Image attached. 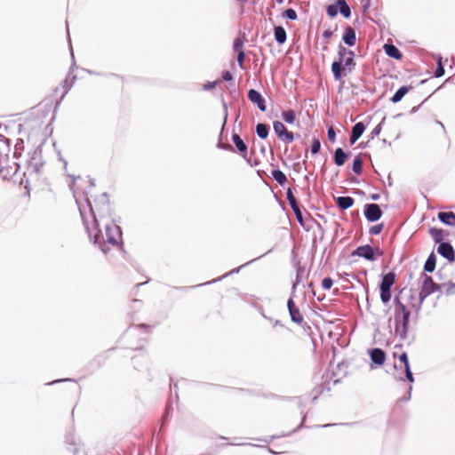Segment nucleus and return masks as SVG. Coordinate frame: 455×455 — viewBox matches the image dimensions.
<instances>
[{
	"label": "nucleus",
	"mask_w": 455,
	"mask_h": 455,
	"mask_svg": "<svg viewBox=\"0 0 455 455\" xmlns=\"http://www.w3.org/2000/svg\"><path fill=\"white\" fill-rule=\"evenodd\" d=\"M72 190L83 223L93 243L104 253L108 251L109 245L118 246L122 233L120 228L112 221L111 216L103 213L97 215L87 195L75 188V185Z\"/></svg>",
	"instance_id": "nucleus-1"
},
{
	"label": "nucleus",
	"mask_w": 455,
	"mask_h": 455,
	"mask_svg": "<svg viewBox=\"0 0 455 455\" xmlns=\"http://www.w3.org/2000/svg\"><path fill=\"white\" fill-rule=\"evenodd\" d=\"M395 303V334L401 339L407 338L409 317L411 315L410 310L397 299L394 300Z\"/></svg>",
	"instance_id": "nucleus-2"
},
{
	"label": "nucleus",
	"mask_w": 455,
	"mask_h": 455,
	"mask_svg": "<svg viewBox=\"0 0 455 455\" xmlns=\"http://www.w3.org/2000/svg\"><path fill=\"white\" fill-rule=\"evenodd\" d=\"M398 362L399 363H395L394 367L397 371L400 369H403L405 377H403L402 374H399L398 376H396V379L403 381L407 379L409 382L412 383L414 381V377L411 371L408 356L405 352L402 353L399 355Z\"/></svg>",
	"instance_id": "nucleus-3"
},
{
	"label": "nucleus",
	"mask_w": 455,
	"mask_h": 455,
	"mask_svg": "<svg viewBox=\"0 0 455 455\" xmlns=\"http://www.w3.org/2000/svg\"><path fill=\"white\" fill-rule=\"evenodd\" d=\"M420 280L422 283L421 290L419 292L420 300H424L427 296L435 292L437 289V285L434 283L431 276H428L426 274H422L420 276Z\"/></svg>",
	"instance_id": "nucleus-4"
},
{
	"label": "nucleus",
	"mask_w": 455,
	"mask_h": 455,
	"mask_svg": "<svg viewBox=\"0 0 455 455\" xmlns=\"http://www.w3.org/2000/svg\"><path fill=\"white\" fill-rule=\"evenodd\" d=\"M273 128L275 133L282 141L285 143H291L294 140L293 133L289 132L282 122L275 121L273 123Z\"/></svg>",
	"instance_id": "nucleus-5"
},
{
	"label": "nucleus",
	"mask_w": 455,
	"mask_h": 455,
	"mask_svg": "<svg viewBox=\"0 0 455 455\" xmlns=\"http://www.w3.org/2000/svg\"><path fill=\"white\" fill-rule=\"evenodd\" d=\"M382 211L376 204H369L364 207V216L368 221L374 222L381 218Z\"/></svg>",
	"instance_id": "nucleus-6"
},
{
	"label": "nucleus",
	"mask_w": 455,
	"mask_h": 455,
	"mask_svg": "<svg viewBox=\"0 0 455 455\" xmlns=\"http://www.w3.org/2000/svg\"><path fill=\"white\" fill-rule=\"evenodd\" d=\"M248 99L252 103L257 104V106L260 111H266V109H267L266 100L259 92H257L254 89H251L248 92Z\"/></svg>",
	"instance_id": "nucleus-7"
},
{
	"label": "nucleus",
	"mask_w": 455,
	"mask_h": 455,
	"mask_svg": "<svg viewBox=\"0 0 455 455\" xmlns=\"http://www.w3.org/2000/svg\"><path fill=\"white\" fill-rule=\"evenodd\" d=\"M437 251L450 262H453L455 260L454 251L450 243H441L437 248Z\"/></svg>",
	"instance_id": "nucleus-8"
},
{
	"label": "nucleus",
	"mask_w": 455,
	"mask_h": 455,
	"mask_svg": "<svg viewBox=\"0 0 455 455\" xmlns=\"http://www.w3.org/2000/svg\"><path fill=\"white\" fill-rule=\"evenodd\" d=\"M287 306L291 321L300 324L303 322V317L299 312V309L295 306V303L291 299L288 300Z\"/></svg>",
	"instance_id": "nucleus-9"
},
{
	"label": "nucleus",
	"mask_w": 455,
	"mask_h": 455,
	"mask_svg": "<svg viewBox=\"0 0 455 455\" xmlns=\"http://www.w3.org/2000/svg\"><path fill=\"white\" fill-rule=\"evenodd\" d=\"M355 255L359 257H363L368 260L374 259V251L371 246L370 245H363L359 246L354 252Z\"/></svg>",
	"instance_id": "nucleus-10"
},
{
	"label": "nucleus",
	"mask_w": 455,
	"mask_h": 455,
	"mask_svg": "<svg viewBox=\"0 0 455 455\" xmlns=\"http://www.w3.org/2000/svg\"><path fill=\"white\" fill-rule=\"evenodd\" d=\"M364 130H365V126L363 123L359 122V123L355 124L352 128V132H351V135H350V143L351 144L355 143V141L362 136Z\"/></svg>",
	"instance_id": "nucleus-11"
},
{
	"label": "nucleus",
	"mask_w": 455,
	"mask_h": 455,
	"mask_svg": "<svg viewBox=\"0 0 455 455\" xmlns=\"http://www.w3.org/2000/svg\"><path fill=\"white\" fill-rule=\"evenodd\" d=\"M371 359L373 363L381 365L386 359L385 352L380 348H374L371 351Z\"/></svg>",
	"instance_id": "nucleus-12"
},
{
	"label": "nucleus",
	"mask_w": 455,
	"mask_h": 455,
	"mask_svg": "<svg viewBox=\"0 0 455 455\" xmlns=\"http://www.w3.org/2000/svg\"><path fill=\"white\" fill-rule=\"evenodd\" d=\"M438 219L444 224L455 227V214L451 212H441L438 213Z\"/></svg>",
	"instance_id": "nucleus-13"
},
{
	"label": "nucleus",
	"mask_w": 455,
	"mask_h": 455,
	"mask_svg": "<svg viewBox=\"0 0 455 455\" xmlns=\"http://www.w3.org/2000/svg\"><path fill=\"white\" fill-rule=\"evenodd\" d=\"M343 41L348 46H353L355 44V32L351 27H347L345 29L343 35Z\"/></svg>",
	"instance_id": "nucleus-14"
},
{
	"label": "nucleus",
	"mask_w": 455,
	"mask_h": 455,
	"mask_svg": "<svg viewBox=\"0 0 455 455\" xmlns=\"http://www.w3.org/2000/svg\"><path fill=\"white\" fill-rule=\"evenodd\" d=\"M232 140L238 151L243 155V157H245L247 155V146L243 140L237 134H233Z\"/></svg>",
	"instance_id": "nucleus-15"
},
{
	"label": "nucleus",
	"mask_w": 455,
	"mask_h": 455,
	"mask_svg": "<svg viewBox=\"0 0 455 455\" xmlns=\"http://www.w3.org/2000/svg\"><path fill=\"white\" fill-rule=\"evenodd\" d=\"M395 282V275L393 273L386 274L380 283V290H389Z\"/></svg>",
	"instance_id": "nucleus-16"
},
{
	"label": "nucleus",
	"mask_w": 455,
	"mask_h": 455,
	"mask_svg": "<svg viewBox=\"0 0 455 455\" xmlns=\"http://www.w3.org/2000/svg\"><path fill=\"white\" fill-rule=\"evenodd\" d=\"M385 52L387 56L394 58L395 60H400L402 58V54L397 47L393 44H385L384 45Z\"/></svg>",
	"instance_id": "nucleus-17"
},
{
	"label": "nucleus",
	"mask_w": 455,
	"mask_h": 455,
	"mask_svg": "<svg viewBox=\"0 0 455 455\" xmlns=\"http://www.w3.org/2000/svg\"><path fill=\"white\" fill-rule=\"evenodd\" d=\"M336 203L340 209L346 210L354 204V199L350 196H339L336 199Z\"/></svg>",
	"instance_id": "nucleus-18"
},
{
	"label": "nucleus",
	"mask_w": 455,
	"mask_h": 455,
	"mask_svg": "<svg viewBox=\"0 0 455 455\" xmlns=\"http://www.w3.org/2000/svg\"><path fill=\"white\" fill-rule=\"evenodd\" d=\"M347 156L342 148H339L334 152V162L338 166H342L347 159Z\"/></svg>",
	"instance_id": "nucleus-19"
},
{
	"label": "nucleus",
	"mask_w": 455,
	"mask_h": 455,
	"mask_svg": "<svg viewBox=\"0 0 455 455\" xmlns=\"http://www.w3.org/2000/svg\"><path fill=\"white\" fill-rule=\"evenodd\" d=\"M336 3L339 6V12H340L345 18H349L351 11L346 0H338Z\"/></svg>",
	"instance_id": "nucleus-20"
},
{
	"label": "nucleus",
	"mask_w": 455,
	"mask_h": 455,
	"mask_svg": "<svg viewBox=\"0 0 455 455\" xmlns=\"http://www.w3.org/2000/svg\"><path fill=\"white\" fill-rule=\"evenodd\" d=\"M275 39L280 44L285 43L286 32L283 27L278 26L275 28Z\"/></svg>",
	"instance_id": "nucleus-21"
},
{
	"label": "nucleus",
	"mask_w": 455,
	"mask_h": 455,
	"mask_svg": "<svg viewBox=\"0 0 455 455\" xmlns=\"http://www.w3.org/2000/svg\"><path fill=\"white\" fill-rule=\"evenodd\" d=\"M409 92V88L406 87V86H402L400 87L396 92L393 95V97L391 98V101L393 103H397L399 102L403 97L404 95Z\"/></svg>",
	"instance_id": "nucleus-22"
},
{
	"label": "nucleus",
	"mask_w": 455,
	"mask_h": 455,
	"mask_svg": "<svg viewBox=\"0 0 455 455\" xmlns=\"http://www.w3.org/2000/svg\"><path fill=\"white\" fill-rule=\"evenodd\" d=\"M343 68L341 61H334L331 64V71L335 80H339L341 78V72Z\"/></svg>",
	"instance_id": "nucleus-23"
},
{
	"label": "nucleus",
	"mask_w": 455,
	"mask_h": 455,
	"mask_svg": "<svg viewBox=\"0 0 455 455\" xmlns=\"http://www.w3.org/2000/svg\"><path fill=\"white\" fill-rule=\"evenodd\" d=\"M429 234L435 243H441L443 240V231L435 228H432L429 230Z\"/></svg>",
	"instance_id": "nucleus-24"
},
{
	"label": "nucleus",
	"mask_w": 455,
	"mask_h": 455,
	"mask_svg": "<svg viewBox=\"0 0 455 455\" xmlns=\"http://www.w3.org/2000/svg\"><path fill=\"white\" fill-rule=\"evenodd\" d=\"M283 120L287 124H293L296 120V114L293 110H286L282 113Z\"/></svg>",
	"instance_id": "nucleus-25"
},
{
	"label": "nucleus",
	"mask_w": 455,
	"mask_h": 455,
	"mask_svg": "<svg viewBox=\"0 0 455 455\" xmlns=\"http://www.w3.org/2000/svg\"><path fill=\"white\" fill-rule=\"evenodd\" d=\"M256 132L260 139H266L268 135V126L265 124H258Z\"/></svg>",
	"instance_id": "nucleus-26"
},
{
	"label": "nucleus",
	"mask_w": 455,
	"mask_h": 455,
	"mask_svg": "<svg viewBox=\"0 0 455 455\" xmlns=\"http://www.w3.org/2000/svg\"><path fill=\"white\" fill-rule=\"evenodd\" d=\"M272 176L280 185H283L287 181L285 174L280 170L272 171Z\"/></svg>",
	"instance_id": "nucleus-27"
},
{
	"label": "nucleus",
	"mask_w": 455,
	"mask_h": 455,
	"mask_svg": "<svg viewBox=\"0 0 455 455\" xmlns=\"http://www.w3.org/2000/svg\"><path fill=\"white\" fill-rule=\"evenodd\" d=\"M435 255L432 253L427 259L426 263H425V266H424V269L425 271L427 272H433L435 270Z\"/></svg>",
	"instance_id": "nucleus-28"
},
{
	"label": "nucleus",
	"mask_w": 455,
	"mask_h": 455,
	"mask_svg": "<svg viewBox=\"0 0 455 455\" xmlns=\"http://www.w3.org/2000/svg\"><path fill=\"white\" fill-rule=\"evenodd\" d=\"M352 169H353V172L356 174H360L363 171V161L362 159L357 156L355 158L354 162H353V166H352Z\"/></svg>",
	"instance_id": "nucleus-29"
},
{
	"label": "nucleus",
	"mask_w": 455,
	"mask_h": 455,
	"mask_svg": "<svg viewBox=\"0 0 455 455\" xmlns=\"http://www.w3.org/2000/svg\"><path fill=\"white\" fill-rule=\"evenodd\" d=\"M286 198H287L291 209H294L295 207L299 206L297 200H296L295 196H293L291 188H288V190L286 192Z\"/></svg>",
	"instance_id": "nucleus-30"
},
{
	"label": "nucleus",
	"mask_w": 455,
	"mask_h": 455,
	"mask_svg": "<svg viewBox=\"0 0 455 455\" xmlns=\"http://www.w3.org/2000/svg\"><path fill=\"white\" fill-rule=\"evenodd\" d=\"M436 61H437V68L435 72V76L441 77L444 74V68L443 67L442 57L440 55H438L436 57Z\"/></svg>",
	"instance_id": "nucleus-31"
},
{
	"label": "nucleus",
	"mask_w": 455,
	"mask_h": 455,
	"mask_svg": "<svg viewBox=\"0 0 455 455\" xmlns=\"http://www.w3.org/2000/svg\"><path fill=\"white\" fill-rule=\"evenodd\" d=\"M347 55L354 56V52L352 51L347 50L346 47H344L343 45L340 44L339 46V60Z\"/></svg>",
	"instance_id": "nucleus-32"
},
{
	"label": "nucleus",
	"mask_w": 455,
	"mask_h": 455,
	"mask_svg": "<svg viewBox=\"0 0 455 455\" xmlns=\"http://www.w3.org/2000/svg\"><path fill=\"white\" fill-rule=\"evenodd\" d=\"M327 14L333 18L339 13V6L337 5V3L331 4L327 7Z\"/></svg>",
	"instance_id": "nucleus-33"
},
{
	"label": "nucleus",
	"mask_w": 455,
	"mask_h": 455,
	"mask_svg": "<svg viewBox=\"0 0 455 455\" xmlns=\"http://www.w3.org/2000/svg\"><path fill=\"white\" fill-rule=\"evenodd\" d=\"M243 39L237 37L234 41L233 48L235 52H243Z\"/></svg>",
	"instance_id": "nucleus-34"
},
{
	"label": "nucleus",
	"mask_w": 455,
	"mask_h": 455,
	"mask_svg": "<svg viewBox=\"0 0 455 455\" xmlns=\"http://www.w3.org/2000/svg\"><path fill=\"white\" fill-rule=\"evenodd\" d=\"M380 299L383 303H387L391 299V292L389 290H380Z\"/></svg>",
	"instance_id": "nucleus-35"
},
{
	"label": "nucleus",
	"mask_w": 455,
	"mask_h": 455,
	"mask_svg": "<svg viewBox=\"0 0 455 455\" xmlns=\"http://www.w3.org/2000/svg\"><path fill=\"white\" fill-rule=\"evenodd\" d=\"M332 284H333V281L330 277H325L322 281V287L324 290H330L331 288Z\"/></svg>",
	"instance_id": "nucleus-36"
},
{
	"label": "nucleus",
	"mask_w": 455,
	"mask_h": 455,
	"mask_svg": "<svg viewBox=\"0 0 455 455\" xmlns=\"http://www.w3.org/2000/svg\"><path fill=\"white\" fill-rule=\"evenodd\" d=\"M283 16L286 17L287 19L292 20L297 19V13L293 9H287L283 12Z\"/></svg>",
	"instance_id": "nucleus-37"
},
{
	"label": "nucleus",
	"mask_w": 455,
	"mask_h": 455,
	"mask_svg": "<svg viewBox=\"0 0 455 455\" xmlns=\"http://www.w3.org/2000/svg\"><path fill=\"white\" fill-rule=\"evenodd\" d=\"M383 229V224H378L370 228L371 235H379Z\"/></svg>",
	"instance_id": "nucleus-38"
},
{
	"label": "nucleus",
	"mask_w": 455,
	"mask_h": 455,
	"mask_svg": "<svg viewBox=\"0 0 455 455\" xmlns=\"http://www.w3.org/2000/svg\"><path fill=\"white\" fill-rule=\"evenodd\" d=\"M320 148H321V143L318 140H314L313 142H312V146H311V152L313 154H316L319 152L320 150Z\"/></svg>",
	"instance_id": "nucleus-39"
},
{
	"label": "nucleus",
	"mask_w": 455,
	"mask_h": 455,
	"mask_svg": "<svg viewBox=\"0 0 455 455\" xmlns=\"http://www.w3.org/2000/svg\"><path fill=\"white\" fill-rule=\"evenodd\" d=\"M339 61L344 62V66L345 67H348V66H351V65H354V56H350V55H347L346 56L345 58H343L342 60H340Z\"/></svg>",
	"instance_id": "nucleus-40"
},
{
	"label": "nucleus",
	"mask_w": 455,
	"mask_h": 455,
	"mask_svg": "<svg viewBox=\"0 0 455 455\" xmlns=\"http://www.w3.org/2000/svg\"><path fill=\"white\" fill-rule=\"evenodd\" d=\"M245 54L244 52H237V63L238 65L243 68V61H244Z\"/></svg>",
	"instance_id": "nucleus-41"
},
{
	"label": "nucleus",
	"mask_w": 455,
	"mask_h": 455,
	"mask_svg": "<svg viewBox=\"0 0 455 455\" xmlns=\"http://www.w3.org/2000/svg\"><path fill=\"white\" fill-rule=\"evenodd\" d=\"M385 121V117L382 119V121L372 130L371 132V134L373 136H378L380 132H381V129H382V124L384 123Z\"/></svg>",
	"instance_id": "nucleus-42"
},
{
	"label": "nucleus",
	"mask_w": 455,
	"mask_h": 455,
	"mask_svg": "<svg viewBox=\"0 0 455 455\" xmlns=\"http://www.w3.org/2000/svg\"><path fill=\"white\" fill-rule=\"evenodd\" d=\"M328 139L330 141L334 142L336 140V132L332 126L328 129Z\"/></svg>",
	"instance_id": "nucleus-43"
},
{
	"label": "nucleus",
	"mask_w": 455,
	"mask_h": 455,
	"mask_svg": "<svg viewBox=\"0 0 455 455\" xmlns=\"http://www.w3.org/2000/svg\"><path fill=\"white\" fill-rule=\"evenodd\" d=\"M292 211L294 212L295 215H296V219L297 220L302 224V221H303V218H302V213H301V211L299 209V206L295 207L294 209H292Z\"/></svg>",
	"instance_id": "nucleus-44"
},
{
	"label": "nucleus",
	"mask_w": 455,
	"mask_h": 455,
	"mask_svg": "<svg viewBox=\"0 0 455 455\" xmlns=\"http://www.w3.org/2000/svg\"><path fill=\"white\" fill-rule=\"evenodd\" d=\"M217 84H218V81L209 82L208 84L204 85V90H212V89L215 88Z\"/></svg>",
	"instance_id": "nucleus-45"
},
{
	"label": "nucleus",
	"mask_w": 455,
	"mask_h": 455,
	"mask_svg": "<svg viewBox=\"0 0 455 455\" xmlns=\"http://www.w3.org/2000/svg\"><path fill=\"white\" fill-rule=\"evenodd\" d=\"M222 78L225 81H231L233 79V76L229 71L223 72Z\"/></svg>",
	"instance_id": "nucleus-46"
},
{
	"label": "nucleus",
	"mask_w": 455,
	"mask_h": 455,
	"mask_svg": "<svg viewBox=\"0 0 455 455\" xmlns=\"http://www.w3.org/2000/svg\"><path fill=\"white\" fill-rule=\"evenodd\" d=\"M333 36V32L331 30V29H326L323 33V36L326 39H329L330 37H331Z\"/></svg>",
	"instance_id": "nucleus-47"
},
{
	"label": "nucleus",
	"mask_w": 455,
	"mask_h": 455,
	"mask_svg": "<svg viewBox=\"0 0 455 455\" xmlns=\"http://www.w3.org/2000/svg\"><path fill=\"white\" fill-rule=\"evenodd\" d=\"M223 108H224L225 113L227 114L228 107H227L226 103H223ZM225 120H227V115L225 116ZM225 123H226V121H224V124Z\"/></svg>",
	"instance_id": "nucleus-48"
},
{
	"label": "nucleus",
	"mask_w": 455,
	"mask_h": 455,
	"mask_svg": "<svg viewBox=\"0 0 455 455\" xmlns=\"http://www.w3.org/2000/svg\"><path fill=\"white\" fill-rule=\"evenodd\" d=\"M411 389H412V387H409V390H408V396L406 397V400H409V399L411 398Z\"/></svg>",
	"instance_id": "nucleus-49"
},
{
	"label": "nucleus",
	"mask_w": 455,
	"mask_h": 455,
	"mask_svg": "<svg viewBox=\"0 0 455 455\" xmlns=\"http://www.w3.org/2000/svg\"><path fill=\"white\" fill-rule=\"evenodd\" d=\"M101 210H102L103 212H108V205L104 204V205L102 206Z\"/></svg>",
	"instance_id": "nucleus-50"
},
{
	"label": "nucleus",
	"mask_w": 455,
	"mask_h": 455,
	"mask_svg": "<svg viewBox=\"0 0 455 455\" xmlns=\"http://www.w3.org/2000/svg\"><path fill=\"white\" fill-rule=\"evenodd\" d=\"M371 199L372 200H378L379 199V195H372L371 196Z\"/></svg>",
	"instance_id": "nucleus-51"
},
{
	"label": "nucleus",
	"mask_w": 455,
	"mask_h": 455,
	"mask_svg": "<svg viewBox=\"0 0 455 455\" xmlns=\"http://www.w3.org/2000/svg\"><path fill=\"white\" fill-rule=\"evenodd\" d=\"M64 380H65V379H57V380H55V381H52L51 384L55 383V382L64 381Z\"/></svg>",
	"instance_id": "nucleus-52"
},
{
	"label": "nucleus",
	"mask_w": 455,
	"mask_h": 455,
	"mask_svg": "<svg viewBox=\"0 0 455 455\" xmlns=\"http://www.w3.org/2000/svg\"><path fill=\"white\" fill-rule=\"evenodd\" d=\"M239 269H240V268L235 269V270H233V272L237 273V272H239Z\"/></svg>",
	"instance_id": "nucleus-53"
},
{
	"label": "nucleus",
	"mask_w": 455,
	"mask_h": 455,
	"mask_svg": "<svg viewBox=\"0 0 455 455\" xmlns=\"http://www.w3.org/2000/svg\"><path fill=\"white\" fill-rule=\"evenodd\" d=\"M438 124H439L443 128H444V126H443V123L438 122Z\"/></svg>",
	"instance_id": "nucleus-54"
}]
</instances>
